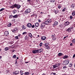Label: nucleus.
I'll return each instance as SVG.
<instances>
[{
	"instance_id": "f257e3e1",
	"label": "nucleus",
	"mask_w": 75,
	"mask_h": 75,
	"mask_svg": "<svg viewBox=\"0 0 75 75\" xmlns=\"http://www.w3.org/2000/svg\"><path fill=\"white\" fill-rule=\"evenodd\" d=\"M43 49H40L39 50H34L32 51V52L33 54H36V53H40L42 52Z\"/></svg>"
},
{
	"instance_id": "f03ea898",
	"label": "nucleus",
	"mask_w": 75,
	"mask_h": 75,
	"mask_svg": "<svg viewBox=\"0 0 75 75\" xmlns=\"http://www.w3.org/2000/svg\"><path fill=\"white\" fill-rule=\"evenodd\" d=\"M69 60H66L63 62V64L64 65H68V64H69Z\"/></svg>"
},
{
	"instance_id": "7ed1b4c3",
	"label": "nucleus",
	"mask_w": 75,
	"mask_h": 75,
	"mask_svg": "<svg viewBox=\"0 0 75 75\" xmlns=\"http://www.w3.org/2000/svg\"><path fill=\"white\" fill-rule=\"evenodd\" d=\"M45 24L44 23H42L40 25V28L42 29H43L45 28Z\"/></svg>"
},
{
	"instance_id": "20e7f679",
	"label": "nucleus",
	"mask_w": 75,
	"mask_h": 75,
	"mask_svg": "<svg viewBox=\"0 0 75 75\" xmlns=\"http://www.w3.org/2000/svg\"><path fill=\"white\" fill-rule=\"evenodd\" d=\"M31 12V11L30 9H28L25 10V14H27L28 13H30Z\"/></svg>"
},
{
	"instance_id": "39448f33",
	"label": "nucleus",
	"mask_w": 75,
	"mask_h": 75,
	"mask_svg": "<svg viewBox=\"0 0 75 75\" xmlns=\"http://www.w3.org/2000/svg\"><path fill=\"white\" fill-rule=\"evenodd\" d=\"M59 65H60V63H57L53 65L52 66L53 68L54 69V68H56L58 67H59Z\"/></svg>"
},
{
	"instance_id": "423d86ee",
	"label": "nucleus",
	"mask_w": 75,
	"mask_h": 75,
	"mask_svg": "<svg viewBox=\"0 0 75 75\" xmlns=\"http://www.w3.org/2000/svg\"><path fill=\"white\" fill-rule=\"evenodd\" d=\"M49 43H45V46L46 47V49H49Z\"/></svg>"
},
{
	"instance_id": "0eeeda50",
	"label": "nucleus",
	"mask_w": 75,
	"mask_h": 75,
	"mask_svg": "<svg viewBox=\"0 0 75 75\" xmlns=\"http://www.w3.org/2000/svg\"><path fill=\"white\" fill-rule=\"evenodd\" d=\"M15 8H17L18 9H19L21 7V6L19 5H18L16 4H15Z\"/></svg>"
},
{
	"instance_id": "6e6552de",
	"label": "nucleus",
	"mask_w": 75,
	"mask_h": 75,
	"mask_svg": "<svg viewBox=\"0 0 75 75\" xmlns=\"http://www.w3.org/2000/svg\"><path fill=\"white\" fill-rule=\"evenodd\" d=\"M9 34V33L8 31H5L4 32V36H8V35Z\"/></svg>"
},
{
	"instance_id": "1a4fd4ad",
	"label": "nucleus",
	"mask_w": 75,
	"mask_h": 75,
	"mask_svg": "<svg viewBox=\"0 0 75 75\" xmlns=\"http://www.w3.org/2000/svg\"><path fill=\"white\" fill-rule=\"evenodd\" d=\"M19 73H20V72H19V71H16L15 72H13V74L14 75H17V74H18Z\"/></svg>"
},
{
	"instance_id": "9d476101",
	"label": "nucleus",
	"mask_w": 75,
	"mask_h": 75,
	"mask_svg": "<svg viewBox=\"0 0 75 75\" xmlns=\"http://www.w3.org/2000/svg\"><path fill=\"white\" fill-rule=\"evenodd\" d=\"M71 29H72V28H69L66 30V31L68 32H69V33H70L71 31Z\"/></svg>"
},
{
	"instance_id": "9b49d317",
	"label": "nucleus",
	"mask_w": 75,
	"mask_h": 75,
	"mask_svg": "<svg viewBox=\"0 0 75 75\" xmlns=\"http://www.w3.org/2000/svg\"><path fill=\"white\" fill-rule=\"evenodd\" d=\"M70 23L68 21L66 22L65 23V26H68L69 24Z\"/></svg>"
},
{
	"instance_id": "f8f14e48",
	"label": "nucleus",
	"mask_w": 75,
	"mask_h": 75,
	"mask_svg": "<svg viewBox=\"0 0 75 75\" xmlns=\"http://www.w3.org/2000/svg\"><path fill=\"white\" fill-rule=\"evenodd\" d=\"M27 27H31V26L32 25L31 24V23H28V24H27Z\"/></svg>"
},
{
	"instance_id": "ddd939ff",
	"label": "nucleus",
	"mask_w": 75,
	"mask_h": 75,
	"mask_svg": "<svg viewBox=\"0 0 75 75\" xmlns=\"http://www.w3.org/2000/svg\"><path fill=\"white\" fill-rule=\"evenodd\" d=\"M11 8H16L15 4L13 5L12 6L10 7Z\"/></svg>"
},
{
	"instance_id": "4468645a",
	"label": "nucleus",
	"mask_w": 75,
	"mask_h": 75,
	"mask_svg": "<svg viewBox=\"0 0 75 75\" xmlns=\"http://www.w3.org/2000/svg\"><path fill=\"white\" fill-rule=\"evenodd\" d=\"M41 38L42 40H45V39H46V37L45 36H43Z\"/></svg>"
},
{
	"instance_id": "2eb2a0df",
	"label": "nucleus",
	"mask_w": 75,
	"mask_h": 75,
	"mask_svg": "<svg viewBox=\"0 0 75 75\" xmlns=\"http://www.w3.org/2000/svg\"><path fill=\"white\" fill-rule=\"evenodd\" d=\"M45 24H46V25H47V24H50V23H49V22H48V20L45 21Z\"/></svg>"
},
{
	"instance_id": "dca6fc26",
	"label": "nucleus",
	"mask_w": 75,
	"mask_h": 75,
	"mask_svg": "<svg viewBox=\"0 0 75 75\" xmlns=\"http://www.w3.org/2000/svg\"><path fill=\"white\" fill-rule=\"evenodd\" d=\"M47 20L49 23H51V22H52V20L51 19H48Z\"/></svg>"
},
{
	"instance_id": "f3484780",
	"label": "nucleus",
	"mask_w": 75,
	"mask_h": 75,
	"mask_svg": "<svg viewBox=\"0 0 75 75\" xmlns=\"http://www.w3.org/2000/svg\"><path fill=\"white\" fill-rule=\"evenodd\" d=\"M13 18H18V15L17 14L13 16Z\"/></svg>"
},
{
	"instance_id": "a211bd4d",
	"label": "nucleus",
	"mask_w": 75,
	"mask_h": 75,
	"mask_svg": "<svg viewBox=\"0 0 75 75\" xmlns=\"http://www.w3.org/2000/svg\"><path fill=\"white\" fill-rule=\"evenodd\" d=\"M35 25L36 27H38V25H39V23H38L37 22L35 23Z\"/></svg>"
},
{
	"instance_id": "6ab92c4d",
	"label": "nucleus",
	"mask_w": 75,
	"mask_h": 75,
	"mask_svg": "<svg viewBox=\"0 0 75 75\" xmlns=\"http://www.w3.org/2000/svg\"><path fill=\"white\" fill-rule=\"evenodd\" d=\"M64 54L61 53H59L58 54V57H59V56H61V55H63Z\"/></svg>"
},
{
	"instance_id": "aec40b11",
	"label": "nucleus",
	"mask_w": 75,
	"mask_h": 75,
	"mask_svg": "<svg viewBox=\"0 0 75 75\" xmlns=\"http://www.w3.org/2000/svg\"><path fill=\"white\" fill-rule=\"evenodd\" d=\"M68 57V55H65L63 57V59H66V58H67Z\"/></svg>"
},
{
	"instance_id": "412c9836",
	"label": "nucleus",
	"mask_w": 75,
	"mask_h": 75,
	"mask_svg": "<svg viewBox=\"0 0 75 75\" xmlns=\"http://www.w3.org/2000/svg\"><path fill=\"white\" fill-rule=\"evenodd\" d=\"M52 40H56V39H57V38H56L55 36H54V37H52Z\"/></svg>"
},
{
	"instance_id": "4be33fe9",
	"label": "nucleus",
	"mask_w": 75,
	"mask_h": 75,
	"mask_svg": "<svg viewBox=\"0 0 75 75\" xmlns=\"http://www.w3.org/2000/svg\"><path fill=\"white\" fill-rule=\"evenodd\" d=\"M24 74H25V75H29V74H30V73L29 72H26L24 73Z\"/></svg>"
},
{
	"instance_id": "5701e85b",
	"label": "nucleus",
	"mask_w": 75,
	"mask_h": 75,
	"mask_svg": "<svg viewBox=\"0 0 75 75\" xmlns=\"http://www.w3.org/2000/svg\"><path fill=\"white\" fill-rule=\"evenodd\" d=\"M22 28L23 30H25L26 29V27H25L24 25L22 26Z\"/></svg>"
},
{
	"instance_id": "b1692460",
	"label": "nucleus",
	"mask_w": 75,
	"mask_h": 75,
	"mask_svg": "<svg viewBox=\"0 0 75 75\" xmlns=\"http://www.w3.org/2000/svg\"><path fill=\"white\" fill-rule=\"evenodd\" d=\"M74 7H75V5H74V4H72L71 6V8H74Z\"/></svg>"
},
{
	"instance_id": "393cba45",
	"label": "nucleus",
	"mask_w": 75,
	"mask_h": 75,
	"mask_svg": "<svg viewBox=\"0 0 75 75\" xmlns=\"http://www.w3.org/2000/svg\"><path fill=\"white\" fill-rule=\"evenodd\" d=\"M28 35L29 37H33V35H32L31 33H29L28 34Z\"/></svg>"
},
{
	"instance_id": "a878e982",
	"label": "nucleus",
	"mask_w": 75,
	"mask_h": 75,
	"mask_svg": "<svg viewBox=\"0 0 75 75\" xmlns=\"http://www.w3.org/2000/svg\"><path fill=\"white\" fill-rule=\"evenodd\" d=\"M13 58H15L16 59V58H17V56H16V55L14 54L12 57Z\"/></svg>"
},
{
	"instance_id": "bb28decb",
	"label": "nucleus",
	"mask_w": 75,
	"mask_h": 75,
	"mask_svg": "<svg viewBox=\"0 0 75 75\" xmlns=\"http://www.w3.org/2000/svg\"><path fill=\"white\" fill-rule=\"evenodd\" d=\"M28 36H27V35H26L25 37V40H28Z\"/></svg>"
},
{
	"instance_id": "cd10ccee",
	"label": "nucleus",
	"mask_w": 75,
	"mask_h": 75,
	"mask_svg": "<svg viewBox=\"0 0 75 75\" xmlns=\"http://www.w3.org/2000/svg\"><path fill=\"white\" fill-rule=\"evenodd\" d=\"M16 12L17 11H16V10H14V11H13L12 13L13 14H15Z\"/></svg>"
},
{
	"instance_id": "c85d7f7f",
	"label": "nucleus",
	"mask_w": 75,
	"mask_h": 75,
	"mask_svg": "<svg viewBox=\"0 0 75 75\" xmlns=\"http://www.w3.org/2000/svg\"><path fill=\"white\" fill-rule=\"evenodd\" d=\"M72 63H70L69 64V67H72Z\"/></svg>"
},
{
	"instance_id": "c756f323",
	"label": "nucleus",
	"mask_w": 75,
	"mask_h": 75,
	"mask_svg": "<svg viewBox=\"0 0 75 75\" xmlns=\"http://www.w3.org/2000/svg\"><path fill=\"white\" fill-rule=\"evenodd\" d=\"M72 15H73V16H74L75 15V11H74L73 13H72Z\"/></svg>"
},
{
	"instance_id": "7c9ffc66",
	"label": "nucleus",
	"mask_w": 75,
	"mask_h": 75,
	"mask_svg": "<svg viewBox=\"0 0 75 75\" xmlns=\"http://www.w3.org/2000/svg\"><path fill=\"white\" fill-rule=\"evenodd\" d=\"M72 42L74 44L75 43V38L73 39Z\"/></svg>"
},
{
	"instance_id": "2f4dec72",
	"label": "nucleus",
	"mask_w": 75,
	"mask_h": 75,
	"mask_svg": "<svg viewBox=\"0 0 75 75\" xmlns=\"http://www.w3.org/2000/svg\"><path fill=\"white\" fill-rule=\"evenodd\" d=\"M5 8H2L0 10V11H2L3 10H4Z\"/></svg>"
},
{
	"instance_id": "473e14b6",
	"label": "nucleus",
	"mask_w": 75,
	"mask_h": 75,
	"mask_svg": "<svg viewBox=\"0 0 75 75\" xmlns=\"http://www.w3.org/2000/svg\"><path fill=\"white\" fill-rule=\"evenodd\" d=\"M55 37V35L54 33L52 34V37Z\"/></svg>"
},
{
	"instance_id": "72a5a7b5",
	"label": "nucleus",
	"mask_w": 75,
	"mask_h": 75,
	"mask_svg": "<svg viewBox=\"0 0 75 75\" xmlns=\"http://www.w3.org/2000/svg\"><path fill=\"white\" fill-rule=\"evenodd\" d=\"M54 24H55V25H58V22L57 21H55L54 23Z\"/></svg>"
},
{
	"instance_id": "f704fd0d",
	"label": "nucleus",
	"mask_w": 75,
	"mask_h": 75,
	"mask_svg": "<svg viewBox=\"0 0 75 75\" xmlns=\"http://www.w3.org/2000/svg\"><path fill=\"white\" fill-rule=\"evenodd\" d=\"M27 34V32H23L22 33L23 35H24L25 34Z\"/></svg>"
},
{
	"instance_id": "c9c22d12",
	"label": "nucleus",
	"mask_w": 75,
	"mask_h": 75,
	"mask_svg": "<svg viewBox=\"0 0 75 75\" xmlns=\"http://www.w3.org/2000/svg\"><path fill=\"white\" fill-rule=\"evenodd\" d=\"M5 51H7L8 50V47L5 48Z\"/></svg>"
},
{
	"instance_id": "e433bc0d",
	"label": "nucleus",
	"mask_w": 75,
	"mask_h": 75,
	"mask_svg": "<svg viewBox=\"0 0 75 75\" xmlns=\"http://www.w3.org/2000/svg\"><path fill=\"white\" fill-rule=\"evenodd\" d=\"M11 23H9L8 25V27H11Z\"/></svg>"
},
{
	"instance_id": "4c0bfd02",
	"label": "nucleus",
	"mask_w": 75,
	"mask_h": 75,
	"mask_svg": "<svg viewBox=\"0 0 75 75\" xmlns=\"http://www.w3.org/2000/svg\"><path fill=\"white\" fill-rule=\"evenodd\" d=\"M51 3H53V2H55V0H51Z\"/></svg>"
},
{
	"instance_id": "58836bf2",
	"label": "nucleus",
	"mask_w": 75,
	"mask_h": 75,
	"mask_svg": "<svg viewBox=\"0 0 75 75\" xmlns=\"http://www.w3.org/2000/svg\"><path fill=\"white\" fill-rule=\"evenodd\" d=\"M39 45L40 47H41V46H42V43L40 42L39 44Z\"/></svg>"
},
{
	"instance_id": "ea45409f",
	"label": "nucleus",
	"mask_w": 75,
	"mask_h": 75,
	"mask_svg": "<svg viewBox=\"0 0 75 75\" xmlns=\"http://www.w3.org/2000/svg\"><path fill=\"white\" fill-rule=\"evenodd\" d=\"M13 15H11L9 16V18H12V17H13Z\"/></svg>"
},
{
	"instance_id": "a19ab883",
	"label": "nucleus",
	"mask_w": 75,
	"mask_h": 75,
	"mask_svg": "<svg viewBox=\"0 0 75 75\" xmlns=\"http://www.w3.org/2000/svg\"><path fill=\"white\" fill-rule=\"evenodd\" d=\"M65 9H66V8H65L64 9H62V11L63 12L65 11Z\"/></svg>"
},
{
	"instance_id": "79ce46f5",
	"label": "nucleus",
	"mask_w": 75,
	"mask_h": 75,
	"mask_svg": "<svg viewBox=\"0 0 75 75\" xmlns=\"http://www.w3.org/2000/svg\"><path fill=\"white\" fill-rule=\"evenodd\" d=\"M73 18V17L72 16H70V20H72V18Z\"/></svg>"
},
{
	"instance_id": "37998d69",
	"label": "nucleus",
	"mask_w": 75,
	"mask_h": 75,
	"mask_svg": "<svg viewBox=\"0 0 75 75\" xmlns=\"http://www.w3.org/2000/svg\"><path fill=\"white\" fill-rule=\"evenodd\" d=\"M15 39H17V40H18V36H16L15 37Z\"/></svg>"
},
{
	"instance_id": "c03bdc74",
	"label": "nucleus",
	"mask_w": 75,
	"mask_h": 75,
	"mask_svg": "<svg viewBox=\"0 0 75 75\" xmlns=\"http://www.w3.org/2000/svg\"><path fill=\"white\" fill-rule=\"evenodd\" d=\"M67 68V67L66 66H64L63 67V69H65V68Z\"/></svg>"
},
{
	"instance_id": "a18cd8bd",
	"label": "nucleus",
	"mask_w": 75,
	"mask_h": 75,
	"mask_svg": "<svg viewBox=\"0 0 75 75\" xmlns=\"http://www.w3.org/2000/svg\"><path fill=\"white\" fill-rule=\"evenodd\" d=\"M31 27L32 28H34V27H35V25H32Z\"/></svg>"
},
{
	"instance_id": "49530a36",
	"label": "nucleus",
	"mask_w": 75,
	"mask_h": 75,
	"mask_svg": "<svg viewBox=\"0 0 75 75\" xmlns=\"http://www.w3.org/2000/svg\"><path fill=\"white\" fill-rule=\"evenodd\" d=\"M16 31V30H15L14 29H13V30H12V32H13V33H15Z\"/></svg>"
},
{
	"instance_id": "de8ad7c7",
	"label": "nucleus",
	"mask_w": 75,
	"mask_h": 75,
	"mask_svg": "<svg viewBox=\"0 0 75 75\" xmlns=\"http://www.w3.org/2000/svg\"><path fill=\"white\" fill-rule=\"evenodd\" d=\"M23 71L22 70L21 71H20V74H22V73H23Z\"/></svg>"
},
{
	"instance_id": "09e8293b",
	"label": "nucleus",
	"mask_w": 75,
	"mask_h": 75,
	"mask_svg": "<svg viewBox=\"0 0 75 75\" xmlns=\"http://www.w3.org/2000/svg\"><path fill=\"white\" fill-rule=\"evenodd\" d=\"M59 27H60V28H62V25H60Z\"/></svg>"
},
{
	"instance_id": "8fccbe9b",
	"label": "nucleus",
	"mask_w": 75,
	"mask_h": 75,
	"mask_svg": "<svg viewBox=\"0 0 75 75\" xmlns=\"http://www.w3.org/2000/svg\"><path fill=\"white\" fill-rule=\"evenodd\" d=\"M14 30H16V31H17V28H15L14 29Z\"/></svg>"
},
{
	"instance_id": "3c124183",
	"label": "nucleus",
	"mask_w": 75,
	"mask_h": 75,
	"mask_svg": "<svg viewBox=\"0 0 75 75\" xmlns=\"http://www.w3.org/2000/svg\"><path fill=\"white\" fill-rule=\"evenodd\" d=\"M55 25H55V23L53 25V27H55Z\"/></svg>"
},
{
	"instance_id": "603ef678",
	"label": "nucleus",
	"mask_w": 75,
	"mask_h": 75,
	"mask_svg": "<svg viewBox=\"0 0 75 75\" xmlns=\"http://www.w3.org/2000/svg\"><path fill=\"white\" fill-rule=\"evenodd\" d=\"M17 63V59L16 60V62L15 63V64H16Z\"/></svg>"
},
{
	"instance_id": "864d4df0",
	"label": "nucleus",
	"mask_w": 75,
	"mask_h": 75,
	"mask_svg": "<svg viewBox=\"0 0 75 75\" xmlns=\"http://www.w3.org/2000/svg\"><path fill=\"white\" fill-rule=\"evenodd\" d=\"M58 8H61V6H58Z\"/></svg>"
},
{
	"instance_id": "5fc2aeb1",
	"label": "nucleus",
	"mask_w": 75,
	"mask_h": 75,
	"mask_svg": "<svg viewBox=\"0 0 75 75\" xmlns=\"http://www.w3.org/2000/svg\"><path fill=\"white\" fill-rule=\"evenodd\" d=\"M67 37H68V36H65L64 37V39H65Z\"/></svg>"
},
{
	"instance_id": "6e6d98bb",
	"label": "nucleus",
	"mask_w": 75,
	"mask_h": 75,
	"mask_svg": "<svg viewBox=\"0 0 75 75\" xmlns=\"http://www.w3.org/2000/svg\"><path fill=\"white\" fill-rule=\"evenodd\" d=\"M52 73V74H53V75H56V74H55V73Z\"/></svg>"
},
{
	"instance_id": "4d7b16f0",
	"label": "nucleus",
	"mask_w": 75,
	"mask_h": 75,
	"mask_svg": "<svg viewBox=\"0 0 75 75\" xmlns=\"http://www.w3.org/2000/svg\"><path fill=\"white\" fill-rule=\"evenodd\" d=\"M73 45V44H72V43H71L70 44V46H72V45Z\"/></svg>"
},
{
	"instance_id": "13d9d810",
	"label": "nucleus",
	"mask_w": 75,
	"mask_h": 75,
	"mask_svg": "<svg viewBox=\"0 0 75 75\" xmlns=\"http://www.w3.org/2000/svg\"><path fill=\"white\" fill-rule=\"evenodd\" d=\"M75 54H74L73 56V58H75Z\"/></svg>"
},
{
	"instance_id": "bf43d9fd",
	"label": "nucleus",
	"mask_w": 75,
	"mask_h": 75,
	"mask_svg": "<svg viewBox=\"0 0 75 75\" xmlns=\"http://www.w3.org/2000/svg\"><path fill=\"white\" fill-rule=\"evenodd\" d=\"M38 21L39 22V23H40V22H41V21H40V19H38Z\"/></svg>"
},
{
	"instance_id": "052dcab7",
	"label": "nucleus",
	"mask_w": 75,
	"mask_h": 75,
	"mask_svg": "<svg viewBox=\"0 0 75 75\" xmlns=\"http://www.w3.org/2000/svg\"><path fill=\"white\" fill-rule=\"evenodd\" d=\"M20 36H21V35L20 34V35H18V36H17L18 37H20Z\"/></svg>"
},
{
	"instance_id": "680f3d73",
	"label": "nucleus",
	"mask_w": 75,
	"mask_h": 75,
	"mask_svg": "<svg viewBox=\"0 0 75 75\" xmlns=\"http://www.w3.org/2000/svg\"><path fill=\"white\" fill-rule=\"evenodd\" d=\"M55 14H57V12L55 11Z\"/></svg>"
},
{
	"instance_id": "e2e57ef3",
	"label": "nucleus",
	"mask_w": 75,
	"mask_h": 75,
	"mask_svg": "<svg viewBox=\"0 0 75 75\" xmlns=\"http://www.w3.org/2000/svg\"><path fill=\"white\" fill-rule=\"evenodd\" d=\"M14 51H15V50H12V52H14Z\"/></svg>"
},
{
	"instance_id": "0e129e2a",
	"label": "nucleus",
	"mask_w": 75,
	"mask_h": 75,
	"mask_svg": "<svg viewBox=\"0 0 75 75\" xmlns=\"http://www.w3.org/2000/svg\"><path fill=\"white\" fill-rule=\"evenodd\" d=\"M1 58H2V56H0V59H1Z\"/></svg>"
},
{
	"instance_id": "69168bd1",
	"label": "nucleus",
	"mask_w": 75,
	"mask_h": 75,
	"mask_svg": "<svg viewBox=\"0 0 75 75\" xmlns=\"http://www.w3.org/2000/svg\"><path fill=\"white\" fill-rule=\"evenodd\" d=\"M18 58H19L18 57L17 58V59H16V60H17V59H18Z\"/></svg>"
},
{
	"instance_id": "338daca9",
	"label": "nucleus",
	"mask_w": 75,
	"mask_h": 75,
	"mask_svg": "<svg viewBox=\"0 0 75 75\" xmlns=\"http://www.w3.org/2000/svg\"><path fill=\"white\" fill-rule=\"evenodd\" d=\"M28 62H25V63L26 64H28Z\"/></svg>"
},
{
	"instance_id": "774afa93",
	"label": "nucleus",
	"mask_w": 75,
	"mask_h": 75,
	"mask_svg": "<svg viewBox=\"0 0 75 75\" xmlns=\"http://www.w3.org/2000/svg\"><path fill=\"white\" fill-rule=\"evenodd\" d=\"M42 75H45V73H43Z\"/></svg>"
}]
</instances>
